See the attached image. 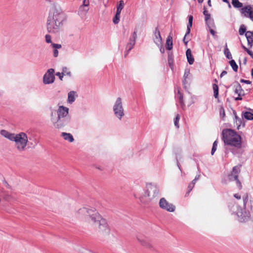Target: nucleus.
Returning <instances> with one entry per match:
<instances>
[{"label":"nucleus","instance_id":"nucleus-25","mask_svg":"<svg viewBox=\"0 0 253 253\" xmlns=\"http://www.w3.org/2000/svg\"><path fill=\"white\" fill-rule=\"evenodd\" d=\"M125 5V3L123 0H121L119 2L117 6V11L119 13H121L122 10L123 9Z\"/></svg>","mask_w":253,"mask_h":253},{"label":"nucleus","instance_id":"nucleus-7","mask_svg":"<svg viewBox=\"0 0 253 253\" xmlns=\"http://www.w3.org/2000/svg\"><path fill=\"white\" fill-rule=\"evenodd\" d=\"M240 171V169L238 167L235 166L233 167L232 171L228 175V178L230 181H236V185L240 190L242 189V186L241 182L238 179V174Z\"/></svg>","mask_w":253,"mask_h":253},{"label":"nucleus","instance_id":"nucleus-54","mask_svg":"<svg viewBox=\"0 0 253 253\" xmlns=\"http://www.w3.org/2000/svg\"><path fill=\"white\" fill-rule=\"evenodd\" d=\"M216 149H217L216 147L212 146V149L211 151V155H213L214 154V152L216 150Z\"/></svg>","mask_w":253,"mask_h":253},{"label":"nucleus","instance_id":"nucleus-18","mask_svg":"<svg viewBox=\"0 0 253 253\" xmlns=\"http://www.w3.org/2000/svg\"><path fill=\"white\" fill-rule=\"evenodd\" d=\"M172 37L169 35L167 39L166 43V48L167 50H170L172 48Z\"/></svg>","mask_w":253,"mask_h":253},{"label":"nucleus","instance_id":"nucleus-23","mask_svg":"<svg viewBox=\"0 0 253 253\" xmlns=\"http://www.w3.org/2000/svg\"><path fill=\"white\" fill-rule=\"evenodd\" d=\"M243 91V89L242 88V86L238 82H236V85L235 86V92L238 94L240 96H241V92Z\"/></svg>","mask_w":253,"mask_h":253},{"label":"nucleus","instance_id":"nucleus-32","mask_svg":"<svg viewBox=\"0 0 253 253\" xmlns=\"http://www.w3.org/2000/svg\"><path fill=\"white\" fill-rule=\"evenodd\" d=\"M245 36L247 40H250L251 42H253V31H247L245 34Z\"/></svg>","mask_w":253,"mask_h":253},{"label":"nucleus","instance_id":"nucleus-47","mask_svg":"<svg viewBox=\"0 0 253 253\" xmlns=\"http://www.w3.org/2000/svg\"><path fill=\"white\" fill-rule=\"evenodd\" d=\"M235 119H236V123L237 124V125H239L238 126V129L239 128V127L240 126V124L241 123V119L236 115H235Z\"/></svg>","mask_w":253,"mask_h":253},{"label":"nucleus","instance_id":"nucleus-16","mask_svg":"<svg viewBox=\"0 0 253 253\" xmlns=\"http://www.w3.org/2000/svg\"><path fill=\"white\" fill-rule=\"evenodd\" d=\"M252 10V7L251 5H248L243 8H241L240 9V12L244 16L246 17H249V13H250Z\"/></svg>","mask_w":253,"mask_h":253},{"label":"nucleus","instance_id":"nucleus-64","mask_svg":"<svg viewBox=\"0 0 253 253\" xmlns=\"http://www.w3.org/2000/svg\"><path fill=\"white\" fill-rule=\"evenodd\" d=\"M242 48L247 52L248 50H249V49H248L244 45H242Z\"/></svg>","mask_w":253,"mask_h":253},{"label":"nucleus","instance_id":"nucleus-55","mask_svg":"<svg viewBox=\"0 0 253 253\" xmlns=\"http://www.w3.org/2000/svg\"><path fill=\"white\" fill-rule=\"evenodd\" d=\"M210 32L211 33V34L212 35V36H215V32L214 31V30L213 29H212V28H210Z\"/></svg>","mask_w":253,"mask_h":253},{"label":"nucleus","instance_id":"nucleus-29","mask_svg":"<svg viewBox=\"0 0 253 253\" xmlns=\"http://www.w3.org/2000/svg\"><path fill=\"white\" fill-rule=\"evenodd\" d=\"M224 54L225 55L226 58L228 59H232V55L229 50V49L227 48V44L225 45V48L224 51Z\"/></svg>","mask_w":253,"mask_h":253},{"label":"nucleus","instance_id":"nucleus-22","mask_svg":"<svg viewBox=\"0 0 253 253\" xmlns=\"http://www.w3.org/2000/svg\"><path fill=\"white\" fill-rule=\"evenodd\" d=\"M193 17L192 15L188 16V23L187 26V34H189L190 33L191 28L192 26Z\"/></svg>","mask_w":253,"mask_h":253},{"label":"nucleus","instance_id":"nucleus-10","mask_svg":"<svg viewBox=\"0 0 253 253\" xmlns=\"http://www.w3.org/2000/svg\"><path fill=\"white\" fill-rule=\"evenodd\" d=\"M68 113L69 108L63 106H59L57 111L58 118H59L62 122H65L67 120H69V122L70 121V118H66Z\"/></svg>","mask_w":253,"mask_h":253},{"label":"nucleus","instance_id":"nucleus-26","mask_svg":"<svg viewBox=\"0 0 253 253\" xmlns=\"http://www.w3.org/2000/svg\"><path fill=\"white\" fill-rule=\"evenodd\" d=\"M178 94L179 95V100L181 107H182V109H184V107H185V105L183 101V95L179 90L178 91Z\"/></svg>","mask_w":253,"mask_h":253},{"label":"nucleus","instance_id":"nucleus-20","mask_svg":"<svg viewBox=\"0 0 253 253\" xmlns=\"http://www.w3.org/2000/svg\"><path fill=\"white\" fill-rule=\"evenodd\" d=\"M76 92L74 91H71L68 93V101L70 103H72L75 100V95Z\"/></svg>","mask_w":253,"mask_h":253},{"label":"nucleus","instance_id":"nucleus-48","mask_svg":"<svg viewBox=\"0 0 253 253\" xmlns=\"http://www.w3.org/2000/svg\"><path fill=\"white\" fill-rule=\"evenodd\" d=\"M55 75L59 77V79L61 81L63 80V76H64V73L57 72Z\"/></svg>","mask_w":253,"mask_h":253},{"label":"nucleus","instance_id":"nucleus-49","mask_svg":"<svg viewBox=\"0 0 253 253\" xmlns=\"http://www.w3.org/2000/svg\"><path fill=\"white\" fill-rule=\"evenodd\" d=\"M190 73L189 70H185L183 76V78L188 79V76L190 75Z\"/></svg>","mask_w":253,"mask_h":253},{"label":"nucleus","instance_id":"nucleus-14","mask_svg":"<svg viewBox=\"0 0 253 253\" xmlns=\"http://www.w3.org/2000/svg\"><path fill=\"white\" fill-rule=\"evenodd\" d=\"M237 214L240 222H247L250 219L251 215L250 212L245 210H241V211L237 212Z\"/></svg>","mask_w":253,"mask_h":253},{"label":"nucleus","instance_id":"nucleus-50","mask_svg":"<svg viewBox=\"0 0 253 253\" xmlns=\"http://www.w3.org/2000/svg\"><path fill=\"white\" fill-rule=\"evenodd\" d=\"M3 184L7 189H10L11 188L10 185L7 183V182L5 179L3 180Z\"/></svg>","mask_w":253,"mask_h":253},{"label":"nucleus","instance_id":"nucleus-51","mask_svg":"<svg viewBox=\"0 0 253 253\" xmlns=\"http://www.w3.org/2000/svg\"><path fill=\"white\" fill-rule=\"evenodd\" d=\"M240 82L242 83H245V84H251V81H250L249 80H245L244 79H241Z\"/></svg>","mask_w":253,"mask_h":253},{"label":"nucleus","instance_id":"nucleus-39","mask_svg":"<svg viewBox=\"0 0 253 253\" xmlns=\"http://www.w3.org/2000/svg\"><path fill=\"white\" fill-rule=\"evenodd\" d=\"M180 120V115L179 114H177L174 120V126L177 127L179 128L178 122Z\"/></svg>","mask_w":253,"mask_h":253},{"label":"nucleus","instance_id":"nucleus-30","mask_svg":"<svg viewBox=\"0 0 253 253\" xmlns=\"http://www.w3.org/2000/svg\"><path fill=\"white\" fill-rule=\"evenodd\" d=\"M244 117L248 120H253V114L250 112H246L244 113Z\"/></svg>","mask_w":253,"mask_h":253},{"label":"nucleus","instance_id":"nucleus-60","mask_svg":"<svg viewBox=\"0 0 253 253\" xmlns=\"http://www.w3.org/2000/svg\"><path fill=\"white\" fill-rule=\"evenodd\" d=\"M247 53L251 56V57L253 59V52L251 50H248Z\"/></svg>","mask_w":253,"mask_h":253},{"label":"nucleus","instance_id":"nucleus-11","mask_svg":"<svg viewBox=\"0 0 253 253\" xmlns=\"http://www.w3.org/2000/svg\"><path fill=\"white\" fill-rule=\"evenodd\" d=\"M54 70L53 69H48L43 77V83L46 84H52L55 80V76L54 75Z\"/></svg>","mask_w":253,"mask_h":253},{"label":"nucleus","instance_id":"nucleus-31","mask_svg":"<svg viewBox=\"0 0 253 253\" xmlns=\"http://www.w3.org/2000/svg\"><path fill=\"white\" fill-rule=\"evenodd\" d=\"M229 64L230 66L232 67L233 70L235 72H237L238 70V66L237 65L235 61L234 60L232 59L229 61Z\"/></svg>","mask_w":253,"mask_h":253},{"label":"nucleus","instance_id":"nucleus-9","mask_svg":"<svg viewBox=\"0 0 253 253\" xmlns=\"http://www.w3.org/2000/svg\"><path fill=\"white\" fill-rule=\"evenodd\" d=\"M95 223L98 225L100 232L106 234L109 233L110 229L106 219L101 216L100 219L98 220H96Z\"/></svg>","mask_w":253,"mask_h":253},{"label":"nucleus","instance_id":"nucleus-21","mask_svg":"<svg viewBox=\"0 0 253 253\" xmlns=\"http://www.w3.org/2000/svg\"><path fill=\"white\" fill-rule=\"evenodd\" d=\"M51 45L52 46L53 48H54L53 50V56L54 57H57L58 55V51L57 49L60 48L61 47V45L60 44L57 43H51Z\"/></svg>","mask_w":253,"mask_h":253},{"label":"nucleus","instance_id":"nucleus-63","mask_svg":"<svg viewBox=\"0 0 253 253\" xmlns=\"http://www.w3.org/2000/svg\"><path fill=\"white\" fill-rule=\"evenodd\" d=\"M161 48H160V51L161 53H163L165 52V49L162 47V44L160 45Z\"/></svg>","mask_w":253,"mask_h":253},{"label":"nucleus","instance_id":"nucleus-27","mask_svg":"<svg viewBox=\"0 0 253 253\" xmlns=\"http://www.w3.org/2000/svg\"><path fill=\"white\" fill-rule=\"evenodd\" d=\"M168 61L170 68L172 69L173 68V58L172 54H169Z\"/></svg>","mask_w":253,"mask_h":253},{"label":"nucleus","instance_id":"nucleus-42","mask_svg":"<svg viewBox=\"0 0 253 253\" xmlns=\"http://www.w3.org/2000/svg\"><path fill=\"white\" fill-rule=\"evenodd\" d=\"M138 240L139 241V242L141 243V244L143 246H145L147 248L150 247V245L149 243H148L147 242H146L145 241H144L143 240H140V239H138Z\"/></svg>","mask_w":253,"mask_h":253},{"label":"nucleus","instance_id":"nucleus-43","mask_svg":"<svg viewBox=\"0 0 253 253\" xmlns=\"http://www.w3.org/2000/svg\"><path fill=\"white\" fill-rule=\"evenodd\" d=\"M1 197L3 198L4 200L8 201L11 197V196L7 193L5 192L3 194V195H1Z\"/></svg>","mask_w":253,"mask_h":253},{"label":"nucleus","instance_id":"nucleus-19","mask_svg":"<svg viewBox=\"0 0 253 253\" xmlns=\"http://www.w3.org/2000/svg\"><path fill=\"white\" fill-rule=\"evenodd\" d=\"M61 136L64 138L65 140H67L70 142H72L74 141V137L71 133L62 132L61 133Z\"/></svg>","mask_w":253,"mask_h":253},{"label":"nucleus","instance_id":"nucleus-62","mask_svg":"<svg viewBox=\"0 0 253 253\" xmlns=\"http://www.w3.org/2000/svg\"><path fill=\"white\" fill-rule=\"evenodd\" d=\"M217 143H218V141H217V140H215V141L213 142V145H212V146H214V147H216V148H217Z\"/></svg>","mask_w":253,"mask_h":253},{"label":"nucleus","instance_id":"nucleus-17","mask_svg":"<svg viewBox=\"0 0 253 253\" xmlns=\"http://www.w3.org/2000/svg\"><path fill=\"white\" fill-rule=\"evenodd\" d=\"M186 55L189 64L190 65H192L194 62V58L192 55L190 49H187L186 51Z\"/></svg>","mask_w":253,"mask_h":253},{"label":"nucleus","instance_id":"nucleus-45","mask_svg":"<svg viewBox=\"0 0 253 253\" xmlns=\"http://www.w3.org/2000/svg\"><path fill=\"white\" fill-rule=\"evenodd\" d=\"M183 85L185 89L187 88V85H189L188 82L187 81V79L183 78V80L182 81Z\"/></svg>","mask_w":253,"mask_h":253},{"label":"nucleus","instance_id":"nucleus-40","mask_svg":"<svg viewBox=\"0 0 253 253\" xmlns=\"http://www.w3.org/2000/svg\"><path fill=\"white\" fill-rule=\"evenodd\" d=\"M88 10L87 7H84V5H81L79 8V11L86 13Z\"/></svg>","mask_w":253,"mask_h":253},{"label":"nucleus","instance_id":"nucleus-3","mask_svg":"<svg viewBox=\"0 0 253 253\" xmlns=\"http://www.w3.org/2000/svg\"><path fill=\"white\" fill-rule=\"evenodd\" d=\"M222 135L225 145L233 146L237 149L241 148V137L236 131L231 129H223Z\"/></svg>","mask_w":253,"mask_h":253},{"label":"nucleus","instance_id":"nucleus-53","mask_svg":"<svg viewBox=\"0 0 253 253\" xmlns=\"http://www.w3.org/2000/svg\"><path fill=\"white\" fill-rule=\"evenodd\" d=\"M249 17L251 19L252 21H253V11L252 10L250 13H249Z\"/></svg>","mask_w":253,"mask_h":253},{"label":"nucleus","instance_id":"nucleus-59","mask_svg":"<svg viewBox=\"0 0 253 253\" xmlns=\"http://www.w3.org/2000/svg\"><path fill=\"white\" fill-rule=\"evenodd\" d=\"M234 197L237 199H241V196L240 195H239L238 194H235L234 195Z\"/></svg>","mask_w":253,"mask_h":253},{"label":"nucleus","instance_id":"nucleus-2","mask_svg":"<svg viewBox=\"0 0 253 253\" xmlns=\"http://www.w3.org/2000/svg\"><path fill=\"white\" fill-rule=\"evenodd\" d=\"M0 134L5 138L10 141L15 142V147L19 152H22L26 150V146L28 142L27 135L25 132H20L18 134L9 132V131L2 129Z\"/></svg>","mask_w":253,"mask_h":253},{"label":"nucleus","instance_id":"nucleus-28","mask_svg":"<svg viewBox=\"0 0 253 253\" xmlns=\"http://www.w3.org/2000/svg\"><path fill=\"white\" fill-rule=\"evenodd\" d=\"M212 88L214 93V97L217 98L218 97V86L216 84H213Z\"/></svg>","mask_w":253,"mask_h":253},{"label":"nucleus","instance_id":"nucleus-24","mask_svg":"<svg viewBox=\"0 0 253 253\" xmlns=\"http://www.w3.org/2000/svg\"><path fill=\"white\" fill-rule=\"evenodd\" d=\"M232 4L237 8H241L243 6V3L239 0H232Z\"/></svg>","mask_w":253,"mask_h":253},{"label":"nucleus","instance_id":"nucleus-37","mask_svg":"<svg viewBox=\"0 0 253 253\" xmlns=\"http://www.w3.org/2000/svg\"><path fill=\"white\" fill-rule=\"evenodd\" d=\"M204 11L203 12V14L205 16V21H208L210 19H211V14H209L208 11L206 10L205 7H204Z\"/></svg>","mask_w":253,"mask_h":253},{"label":"nucleus","instance_id":"nucleus-58","mask_svg":"<svg viewBox=\"0 0 253 253\" xmlns=\"http://www.w3.org/2000/svg\"><path fill=\"white\" fill-rule=\"evenodd\" d=\"M227 74V72L226 71H223L222 72L220 75V77L222 78L223 76Z\"/></svg>","mask_w":253,"mask_h":253},{"label":"nucleus","instance_id":"nucleus-6","mask_svg":"<svg viewBox=\"0 0 253 253\" xmlns=\"http://www.w3.org/2000/svg\"><path fill=\"white\" fill-rule=\"evenodd\" d=\"M113 111L116 117L120 120H121L125 115L122 98L120 97L117 98L113 106Z\"/></svg>","mask_w":253,"mask_h":253},{"label":"nucleus","instance_id":"nucleus-15","mask_svg":"<svg viewBox=\"0 0 253 253\" xmlns=\"http://www.w3.org/2000/svg\"><path fill=\"white\" fill-rule=\"evenodd\" d=\"M154 35L155 39H154V42L158 45H162V38L161 36L160 31L158 27H156L155 30Z\"/></svg>","mask_w":253,"mask_h":253},{"label":"nucleus","instance_id":"nucleus-34","mask_svg":"<svg viewBox=\"0 0 253 253\" xmlns=\"http://www.w3.org/2000/svg\"><path fill=\"white\" fill-rule=\"evenodd\" d=\"M194 182H191L188 186V190L185 194V197H187L189 195L190 192L192 190L193 188L194 187Z\"/></svg>","mask_w":253,"mask_h":253},{"label":"nucleus","instance_id":"nucleus-38","mask_svg":"<svg viewBox=\"0 0 253 253\" xmlns=\"http://www.w3.org/2000/svg\"><path fill=\"white\" fill-rule=\"evenodd\" d=\"M246 27L244 25H241L239 30V33L240 35H243L246 32Z\"/></svg>","mask_w":253,"mask_h":253},{"label":"nucleus","instance_id":"nucleus-4","mask_svg":"<svg viewBox=\"0 0 253 253\" xmlns=\"http://www.w3.org/2000/svg\"><path fill=\"white\" fill-rule=\"evenodd\" d=\"M146 189L143 196L140 199L142 202H143V197H147L149 201H152L155 198H158L159 197V189L157 185L149 183L146 185Z\"/></svg>","mask_w":253,"mask_h":253},{"label":"nucleus","instance_id":"nucleus-57","mask_svg":"<svg viewBox=\"0 0 253 253\" xmlns=\"http://www.w3.org/2000/svg\"><path fill=\"white\" fill-rule=\"evenodd\" d=\"M247 41L248 45L250 46V47H252L253 45V42H251L250 40Z\"/></svg>","mask_w":253,"mask_h":253},{"label":"nucleus","instance_id":"nucleus-33","mask_svg":"<svg viewBox=\"0 0 253 253\" xmlns=\"http://www.w3.org/2000/svg\"><path fill=\"white\" fill-rule=\"evenodd\" d=\"M121 13L116 12V15L113 18V21L115 24H118L120 21Z\"/></svg>","mask_w":253,"mask_h":253},{"label":"nucleus","instance_id":"nucleus-41","mask_svg":"<svg viewBox=\"0 0 253 253\" xmlns=\"http://www.w3.org/2000/svg\"><path fill=\"white\" fill-rule=\"evenodd\" d=\"M219 114H220V117L223 120V118L225 116V110L224 109V108L222 106H221L219 109Z\"/></svg>","mask_w":253,"mask_h":253},{"label":"nucleus","instance_id":"nucleus-1","mask_svg":"<svg viewBox=\"0 0 253 253\" xmlns=\"http://www.w3.org/2000/svg\"><path fill=\"white\" fill-rule=\"evenodd\" d=\"M66 19L65 14L58 5H53L50 9L47 18L46 28L49 33H58Z\"/></svg>","mask_w":253,"mask_h":253},{"label":"nucleus","instance_id":"nucleus-5","mask_svg":"<svg viewBox=\"0 0 253 253\" xmlns=\"http://www.w3.org/2000/svg\"><path fill=\"white\" fill-rule=\"evenodd\" d=\"M80 214L88 216L92 223H96V220L100 219L101 216L94 208L84 207L79 210Z\"/></svg>","mask_w":253,"mask_h":253},{"label":"nucleus","instance_id":"nucleus-8","mask_svg":"<svg viewBox=\"0 0 253 253\" xmlns=\"http://www.w3.org/2000/svg\"><path fill=\"white\" fill-rule=\"evenodd\" d=\"M50 118L54 127L56 128H60L69 123V120L66 121L65 122H62L59 118H58V115L56 116V113L55 111H51Z\"/></svg>","mask_w":253,"mask_h":253},{"label":"nucleus","instance_id":"nucleus-35","mask_svg":"<svg viewBox=\"0 0 253 253\" xmlns=\"http://www.w3.org/2000/svg\"><path fill=\"white\" fill-rule=\"evenodd\" d=\"M206 23H207L208 27L209 28V29L215 27V25H214V21H213V19H210L209 20H208V21H206Z\"/></svg>","mask_w":253,"mask_h":253},{"label":"nucleus","instance_id":"nucleus-44","mask_svg":"<svg viewBox=\"0 0 253 253\" xmlns=\"http://www.w3.org/2000/svg\"><path fill=\"white\" fill-rule=\"evenodd\" d=\"M188 35L189 34H187V32H186L183 39V42L186 45L187 44V43L190 40L189 39L187 38V37Z\"/></svg>","mask_w":253,"mask_h":253},{"label":"nucleus","instance_id":"nucleus-36","mask_svg":"<svg viewBox=\"0 0 253 253\" xmlns=\"http://www.w3.org/2000/svg\"><path fill=\"white\" fill-rule=\"evenodd\" d=\"M62 72L64 73V75H67L69 77H71L72 75L71 72L69 71V69L66 67L63 68Z\"/></svg>","mask_w":253,"mask_h":253},{"label":"nucleus","instance_id":"nucleus-12","mask_svg":"<svg viewBox=\"0 0 253 253\" xmlns=\"http://www.w3.org/2000/svg\"><path fill=\"white\" fill-rule=\"evenodd\" d=\"M160 207L169 212H173L175 211V207L172 204L169 203L165 198H162L159 202Z\"/></svg>","mask_w":253,"mask_h":253},{"label":"nucleus","instance_id":"nucleus-56","mask_svg":"<svg viewBox=\"0 0 253 253\" xmlns=\"http://www.w3.org/2000/svg\"><path fill=\"white\" fill-rule=\"evenodd\" d=\"M5 192H6L3 188H0V196L1 197V195H3V194L5 193Z\"/></svg>","mask_w":253,"mask_h":253},{"label":"nucleus","instance_id":"nucleus-13","mask_svg":"<svg viewBox=\"0 0 253 253\" xmlns=\"http://www.w3.org/2000/svg\"><path fill=\"white\" fill-rule=\"evenodd\" d=\"M137 30H134V31L132 33L131 37L129 39V42L127 43L126 46V53L125 56L126 57L129 51L135 45L136 39L137 38Z\"/></svg>","mask_w":253,"mask_h":253},{"label":"nucleus","instance_id":"nucleus-46","mask_svg":"<svg viewBox=\"0 0 253 253\" xmlns=\"http://www.w3.org/2000/svg\"><path fill=\"white\" fill-rule=\"evenodd\" d=\"M45 39L47 43H51V37L49 35H46Z\"/></svg>","mask_w":253,"mask_h":253},{"label":"nucleus","instance_id":"nucleus-61","mask_svg":"<svg viewBox=\"0 0 253 253\" xmlns=\"http://www.w3.org/2000/svg\"><path fill=\"white\" fill-rule=\"evenodd\" d=\"M248 200V196H247L246 197V198L243 197V200H244V204H245L247 202Z\"/></svg>","mask_w":253,"mask_h":253},{"label":"nucleus","instance_id":"nucleus-52","mask_svg":"<svg viewBox=\"0 0 253 253\" xmlns=\"http://www.w3.org/2000/svg\"><path fill=\"white\" fill-rule=\"evenodd\" d=\"M89 5V1L88 0H84L83 1V4L82 5H84V7H88Z\"/></svg>","mask_w":253,"mask_h":253}]
</instances>
